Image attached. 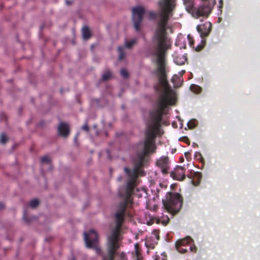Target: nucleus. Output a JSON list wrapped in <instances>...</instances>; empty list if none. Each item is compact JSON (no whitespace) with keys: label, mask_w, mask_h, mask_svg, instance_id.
Instances as JSON below:
<instances>
[{"label":"nucleus","mask_w":260,"mask_h":260,"mask_svg":"<svg viewBox=\"0 0 260 260\" xmlns=\"http://www.w3.org/2000/svg\"><path fill=\"white\" fill-rule=\"evenodd\" d=\"M27 213H26V211H25L24 212V213H23V220L26 222H27L28 223L30 221V219H28L27 218Z\"/></svg>","instance_id":"24"},{"label":"nucleus","mask_w":260,"mask_h":260,"mask_svg":"<svg viewBox=\"0 0 260 260\" xmlns=\"http://www.w3.org/2000/svg\"><path fill=\"white\" fill-rule=\"evenodd\" d=\"M154 260H167L166 257H160L159 256H156Z\"/></svg>","instance_id":"29"},{"label":"nucleus","mask_w":260,"mask_h":260,"mask_svg":"<svg viewBox=\"0 0 260 260\" xmlns=\"http://www.w3.org/2000/svg\"><path fill=\"white\" fill-rule=\"evenodd\" d=\"M136 257V260H142V257L141 255L139 256H135Z\"/></svg>","instance_id":"33"},{"label":"nucleus","mask_w":260,"mask_h":260,"mask_svg":"<svg viewBox=\"0 0 260 260\" xmlns=\"http://www.w3.org/2000/svg\"><path fill=\"white\" fill-rule=\"evenodd\" d=\"M1 142L2 143H5L7 141V136L4 134H2L1 135Z\"/></svg>","instance_id":"22"},{"label":"nucleus","mask_w":260,"mask_h":260,"mask_svg":"<svg viewBox=\"0 0 260 260\" xmlns=\"http://www.w3.org/2000/svg\"><path fill=\"white\" fill-rule=\"evenodd\" d=\"M121 177H120V178H119V180H121Z\"/></svg>","instance_id":"40"},{"label":"nucleus","mask_w":260,"mask_h":260,"mask_svg":"<svg viewBox=\"0 0 260 260\" xmlns=\"http://www.w3.org/2000/svg\"><path fill=\"white\" fill-rule=\"evenodd\" d=\"M120 74L124 78H126L128 77V73L125 69H122L121 70Z\"/></svg>","instance_id":"20"},{"label":"nucleus","mask_w":260,"mask_h":260,"mask_svg":"<svg viewBox=\"0 0 260 260\" xmlns=\"http://www.w3.org/2000/svg\"><path fill=\"white\" fill-rule=\"evenodd\" d=\"M173 57L175 63L179 66L184 64L187 61V57L185 55H174Z\"/></svg>","instance_id":"11"},{"label":"nucleus","mask_w":260,"mask_h":260,"mask_svg":"<svg viewBox=\"0 0 260 260\" xmlns=\"http://www.w3.org/2000/svg\"><path fill=\"white\" fill-rule=\"evenodd\" d=\"M118 51L119 53V60H121L125 55L123 47L122 46L118 47Z\"/></svg>","instance_id":"16"},{"label":"nucleus","mask_w":260,"mask_h":260,"mask_svg":"<svg viewBox=\"0 0 260 260\" xmlns=\"http://www.w3.org/2000/svg\"><path fill=\"white\" fill-rule=\"evenodd\" d=\"M58 131L59 135L64 137L68 136L70 133L68 125L63 122L60 123L58 127Z\"/></svg>","instance_id":"10"},{"label":"nucleus","mask_w":260,"mask_h":260,"mask_svg":"<svg viewBox=\"0 0 260 260\" xmlns=\"http://www.w3.org/2000/svg\"><path fill=\"white\" fill-rule=\"evenodd\" d=\"M187 39H188V40L189 41L190 46H193V44H194V41H193L192 37L190 35H188L187 36Z\"/></svg>","instance_id":"23"},{"label":"nucleus","mask_w":260,"mask_h":260,"mask_svg":"<svg viewBox=\"0 0 260 260\" xmlns=\"http://www.w3.org/2000/svg\"><path fill=\"white\" fill-rule=\"evenodd\" d=\"M177 79H179V77L177 75H175L173 77H172V81L173 82H175V81L177 80Z\"/></svg>","instance_id":"30"},{"label":"nucleus","mask_w":260,"mask_h":260,"mask_svg":"<svg viewBox=\"0 0 260 260\" xmlns=\"http://www.w3.org/2000/svg\"><path fill=\"white\" fill-rule=\"evenodd\" d=\"M39 204V201L37 199H33L29 203V206L32 208H36Z\"/></svg>","instance_id":"18"},{"label":"nucleus","mask_w":260,"mask_h":260,"mask_svg":"<svg viewBox=\"0 0 260 260\" xmlns=\"http://www.w3.org/2000/svg\"><path fill=\"white\" fill-rule=\"evenodd\" d=\"M202 175L200 172H194L192 176L190 177L191 178L192 183L196 186L199 185L202 179Z\"/></svg>","instance_id":"12"},{"label":"nucleus","mask_w":260,"mask_h":260,"mask_svg":"<svg viewBox=\"0 0 260 260\" xmlns=\"http://www.w3.org/2000/svg\"><path fill=\"white\" fill-rule=\"evenodd\" d=\"M183 2L186 11L196 18L208 17L212 11L211 5L206 1L198 8L194 7L193 0H183Z\"/></svg>","instance_id":"3"},{"label":"nucleus","mask_w":260,"mask_h":260,"mask_svg":"<svg viewBox=\"0 0 260 260\" xmlns=\"http://www.w3.org/2000/svg\"><path fill=\"white\" fill-rule=\"evenodd\" d=\"M169 159L167 157L160 158L156 162V166L161 169V172L164 174H167L169 169Z\"/></svg>","instance_id":"9"},{"label":"nucleus","mask_w":260,"mask_h":260,"mask_svg":"<svg viewBox=\"0 0 260 260\" xmlns=\"http://www.w3.org/2000/svg\"><path fill=\"white\" fill-rule=\"evenodd\" d=\"M135 256H139L141 255L139 245L138 243L135 244Z\"/></svg>","instance_id":"19"},{"label":"nucleus","mask_w":260,"mask_h":260,"mask_svg":"<svg viewBox=\"0 0 260 260\" xmlns=\"http://www.w3.org/2000/svg\"><path fill=\"white\" fill-rule=\"evenodd\" d=\"M181 139V140L184 141L185 143H186L188 145L190 144V140L187 137H183Z\"/></svg>","instance_id":"25"},{"label":"nucleus","mask_w":260,"mask_h":260,"mask_svg":"<svg viewBox=\"0 0 260 260\" xmlns=\"http://www.w3.org/2000/svg\"><path fill=\"white\" fill-rule=\"evenodd\" d=\"M78 135H77V136L75 137V139L76 140L77 139Z\"/></svg>","instance_id":"35"},{"label":"nucleus","mask_w":260,"mask_h":260,"mask_svg":"<svg viewBox=\"0 0 260 260\" xmlns=\"http://www.w3.org/2000/svg\"><path fill=\"white\" fill-rule=\"evenodd\" d=\"M1 118L2 119H5L6 118V115L5 114L3 113L1 115Z\"/></svg>","instance_id":"32"},{"label":"nucleus","mask_w":260,"mask_h":260,"mask_svg":"<svg viewBox=\"0 0 260 260\" xmlns=\"http://www.w3.org/2000/svg\"><path fill=\"white\" fill-rule=\"evenodd\" d=\"M145 9L142 7L134 8L132 10L133 20L136 31L140 30L141 23L143 20Z\"/></svg>","instance_id":"6"},{"label":"nucleus","mask_w":260,"mask_h":260,"mask_svg":"<svg viewBox=\"0 0 260 260\" xmlns=\"http://www.w3.org/2000/svg\"><path fill=\"white\" fill-rule=\"evenodd\" d=\"M176 0H160L158 5L161 9L159 13L150 11L149 18L151 20L159 17L156 22V27L153 36V41L156 45V64L157 66V84L154 86L156 91L164 90L158 96L155 108L150 112V117H162L166 113V108L169 105L175 104L176 99L172 90L169 87L166 72L165 53L170 47L167 37L168 23L170 17L176 6Z\"/></svg>","instance_id":"2"},{"label":"nucleus","mask_w":260,"mask_h":260,"mask_svg":"<svg viewBox=\"0 0 260 260\" xmlns=\"http://www.w3.org/2000/svg\"><path fill=\"white\" fill-rule=\"evenodd\" d=\"M185 170L183 167L177 166L174 171L171 173L170 176L175 180L182 181L185 178Z\"/></svg>","instance_id":"7"},{"label":"nucleus","mask_w":260,"mask_h":260,"mask_svg":"<svg viewBox=\"0 0 260 260\" xmlns=\"http://www.w3.org/2000/svg\"><path fill=\"white\" fill-rule=\"evenodd\" d=\"M66 3L68 5H70L71 4V2H70V1H66Z\"/></svg>","instance_id":"34"},{"label":"nucleus","mask_w":260,"mask_h":260,"mask_svg":"<svg viewBox=\"0 0 260 260\" xmlns=\"http://www.w3.org/2000/svg\"><path fill=\"white\" fill-rule=\"evenodd\" d=\"M193 145H194V146H196V145H197V144H194L193 143Z\"/></svg>","instance_id":"38"},{"label":"nucleus","mask_w":260,"mask_h":260,"mask_svg":"<svg viewBox=\"0 0 260 260\" xmlns=\"http://www.w3.org/2000/svg\"><path fill=\"white\" fill-rule=\"evenodd\" d=\"M170 221V219L167 217L166 219L162 220V223L164 225H167Z\"/></svg>","instance_id":"28"},{"label":"nucleus","mask_w":260,"mask_h":260,"mask_svg":"<svg viewBox=\"0 0 260 260\" xmlns=\"http://www.w3.org/2000/svg\"><path fill=\"white\" fill-rule=\"evenodd\" d=\"M82 36L84 40H88L91 37L90 31L87 26H84L82 30Z\"/></svg>","instance_id":"13"},{"label":"nucleus","mask_w":260,"mask_h":260,"mask_svg":"<svg viewBox=\"0 0 260 260\" xmlns=\"http://www.w3.org/2000/svg\"><path fill=\"white\" fill-rule=\"evenodd\" d=\"M42 163H46L47 164H49L50 162V160L49 158L47 156H44L41 158V159Z\"/></svg>","instance_id":"21"},{"label":"nucleus","mask_w":260,"mask_h":260,"mask_svg":"<svg viewBox=\"0 0 260 260\" xmlns=\"http://www.w3.org/2000/svg\"><path fill=\"white\" fill-rule=\"evenodd\" d=\"M5 208V205L2 203L0 202V210H2Z\"/></svg>","instance_id":"31"},{"label":"nucleus","mask_w":260,"mask_h":260,"mask_svg":"<svg viewBox=\"0 0 260 260\" xmlns=\"http://www.w3.org/2000/svg\"><path fill=\"white\" fill-rule=\"evenodd\" d=\"M185 72V71H183V72H182V73H183Z\"/></svg>","instance_id":"42"},{"label":"nucleus","mask_w":260,"mask_h":260,"mask_svg":"<svg viewBox=\"0 0 260 260\" xmlns=\"http://www.w3.org/2000/svg\"><path fill=\"white\" fill-rule=\"evenodd\" d=\"M197 125V121L194 119L190 120L187 123V126L189 129L195 128Z\"/></svg>","instance_id":"15"},{"label":"nucleus","mask_w":260,"mask_h":260,"mask_svg":"<svg viewBox=\"0 0 260 260\" xmlns=\"http://www.w3.org/2000/svg\"><path fill=\"white\" fill-rule=\"evenodd\" d=\"M157 133V132H145L144 148L137 153L134 160V168H124V172L127 176L126 185L124 190H120L119 192L122 201L117 206L115 214L116 226L108 237L106 251L102 252L101 248L98 246V236L95 231L91 230L88 233H84L86 246L94 248L98 254L102 256V260H115V256L118 254L117 250L120 247L119 236L120 229L124 222L126 209L129 205L133 204L132 195L137 184L139 176L145 175L142 168L147 162V155L149 153L155 152V139Z\"/></svg>","instance_id":"1"},{"label":"nucleus","mask_w":260,"mask_h":260,"mask_svg":"<svg viewBox=\"0 0 260 260\" xmlns=\"http://www.w3.org/2000/svg\"><path fill=\"white\" fill-rule=\"evenodd\" d=\"M193 145H194V146H196V145H197V144H194L193 143Z\"/></svg>","instance_id":"39"},{"label":"nucleus","mask_w":260,"mask_h":260,"mask_svg":"<svg viewBox=\"0 0 260 260\" xmlns=\"http://www.w3.org/2000/svg\"><path fill=\"white\" fill-rule=\"evenodd\" d=\"M193 87H194L196 88V89H197L198 90V91H194V92L198 93L199 92H200V91L201 90V88L199 86H197V85H192L190 87V88H191V89L192 90V88Z\"/></svg>","instance_id":"27"},{"label":"nucleus","mask_w":260,"mask_h":260,"mask_svg":"<svg viewBox=\"0 0 260 260\" xmlns=\"http://www.w3.org/2000/svg\"><path fill=\"white\" fill-rule=\"evenodd\" d=\"M111 77V73L109 71H106L102 75V80L104 81L108 80Z\"/></svg>","instance_id":"17"},{"label":"nucleus","mask_w":260,"mask_h":260,"mask_svg":"<svg viewBox=\"0 0 260 260\" xmlns=\"http://www.w3.org/2000/svg\"><path fill=\"white\" fill-rule=\"evenodd\" d=\"M71 260H75V258L74 257H73Z\"/></svg>","instance_id":"37"},{"label":"nucleus","mask_w":260,"mask_h":260,"mask_svg":"<svg viewBox=\"0 0 260 260\" xmlns=\"http://www.w3.org/2000/svg\"><path fill=\"white\" fill-rule=\"evenodd\" d=\"M202 47H201V48H199V49H197V50L198 51H200V50L202 49Z\"/></svg>","instance_id":"36"},{"label":"nucleus","mask_w":260,"mask_h":260,"mask_svg":"<svg viewBox=\"0 0 260 260\" xmlns=\"http://www.w3.org/2000/svg\"><path fill=\"white\" fill-rule=\"evenodd\" d=\"M81 129L86 132H88L89 131V127L87 124L86 123L84 125H83L81 127Z\"/></svg>","instance_id":"26"},{"label":"nucleus","mask_w":260,"mask_h":260,"mask_svg":"<svg viewBox=\"0 0 260 260\" xmlns=\"http://www.w3.org/2000/svg\"><path fill=\"white\" fill-rule=\"evenodd\" d=\"M137 41V39L131 40L129 41H125L124 46L125 48L131 49L136 44Z\"/></svg>","instance_id":"14"},{"label":"nucleus","mask_w":260,"mask_h":260,"mask_svg":"<svg viewBox=\"0 0 260 260\" xmlns=\"http://www.w3.org/2000/svg\"><path fill=\"white\" fill-rule=\"evenodd\" d=\"M192 242V239L189 236L178 240L175 243L176 248L179 252L181 253H185L188 251L187 248L188 247L191 252H196L197 248L194 245L192 246L191 244Z\"/></svg>","instance_id":"5"},{"label":"nucleus","mask_w":260,"mask_h":260,"mask_svg":"<svg viewBox=\"0 0 260 260\" xmlns=\"http://www.w3.org/2000/svg\"><path fill=\"white\" fill-rule=\"evenodd\" d=\"M185 72V71H183V72H182V73H183Z\"/></svg>","instance_id":"41"},{"label":"nucleus","mask_w":260,"mask_h":260,"mask_svg":"<svg viewBox=\"0 0 260 260\" xmlns=\"http://www.w3.org/2000/svg\"><path fill=\"white\" fill-rule=\"evenodd\" d=\"M211 28L212 24L210 22H206L203 25H199L197 27V29L202 38L207 37L210 33Z\"/></svg>","instance_id":"8"},{"label":"nucleus","mask_w":260,"mask_h":260,"mask_svg":"<svg viewBox=\"0 0 260 260\" xmlns=\"http://www.w3.org/2000/svg\"><path fill=\"white\" fill-rule=\"evenodd\" d=\"M166 200H162L163 206L168 212L175 215L180 210L183 203L182 196L179 193L168 192Z\"/></svg>","instance_id":"4"}]
</instances>
